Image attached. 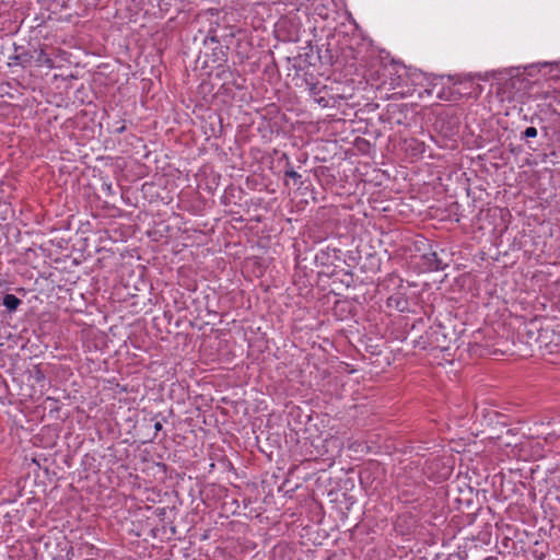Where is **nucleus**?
<instances>
[{
    "label": "nucleus",
    "mask_w": 560,
    "mask_h": 560,
    "mask_svg": "<svg viewBox=\"0 0 560 560\" xmlns=\"http://www.w3.org/2000/svg\"><path fill=\"white\" fill-rule=\"evenodd\" d=\"M535 70L536 66L534 65L525 67L523 70L521 68L511 69L508 72L509 78L502 84V91L506 94V97L514 98L518 94L526 93L532 85L528 77H532Z\"/></svg>",
    "instance_id": "1"
},
{
    "label": "nucleus",
    "mask_w": 560,
    "mask_h": 560,
    "mask_svg": "<svg viewBox=\"0 0 560 560\" xmlns=\"http://www.w3.org/2000/svg\"><path fill=\"white\" fill-rule=\"evenodd\" d=\"M425 265L430 270H443L447 267V262L439 256L436 252H430L423 256Z\"/></svg>",
    "instance_id": "2"
},
{
    "label": "nucleus",
    "mask_w": 560,
    "mask_h": 560,
    "mask_svg": "<svg viewBox=\"0 0 560 560\" xmlns=\"http://www.w3.org/2000/svg\"><path fill=\"white\" fill-rule=\"evenodd\" d=\"M401 70H405V69L397 63L392 65L390 68L388 69V71L392 75L389 79V86L392 89H396L402 84V77L400 74Z\"/></svg>",
    "instance_id": "3"
},
{
    "label": "nucleus",
    "mask_w": 560,
    "mask_h": 560,
    "mask_svg": "<svg viewBox=\"0 0 560 560\" xmlns=\"http://www.w3.org/2000/svg\"><path fill=\"white\" fill-rule=\"evenodd\" d=\"M36 56L34 57V62L37 67H47V68H54V60L43 50L35 51Z\"/></svg>",
    "instance_id": "4"
},
{
    "label": "nucleus",
    "mask_w": 560,
    "mask_h": 560,
    "mask_svg": "<svg viewBox=\"0 0 560 560\" xmlns=\"http://www.w3.org/2000/svg\"><path fill=\"white\" fill-rule=\"evenodd\" d=\"M2 304L10 313H12L18 310V307L22 304V301L14 294H5L3 296Z\"/></svg>",
    "instance_id": "5"
},
{
    "label": "nucleus",
    "mask_w": 560,
    "mask_h": 560,
    "mask_svg": "<svg viewBox=\"0 0 560 560\" xmlns=\"http://www.w3.org/2000/svg\"><path fill=\"white\" fill-rule=\"evenodd\" d=\"M388 305L396 307L399 312H405L408 308V302L400 295L390 296L388 299Z\"/></svg>",
    "instance_id": "6"
},
{
    "label": "nucleus",
    "mask_w": 560,
    "mask_h": 560,
    "mask_svg": "<svg viewBox=\"0 0 560 560\" xmlns=\"http://www.w3.org/2000/svg\"><path fill=\"white\" fill-rule=\"evenodd\" d=\"M12 60H14L15 63L21 65L22 67H26V66L31 65V62L34 60V56L31 52L25 51V52L15 55L14 57H12Z\"/></svg>",
    "instance_id": "7"
},
{
    "label": "nucleus",
    "mask_w": 560,
    "mask_h": 560,
    "mask_svg": "<svg viewBox=\"0 0 560 560\" xmlns=\"http://www.w3.org/2000/svg\"><path fill=\"white\" fill-rule=\"evenodd\" d=\"M537 133L538 132H537V129L535 127H527L524 130L522 137L523 138H535L537 136Z\"/></svg>",
    "instance_id": "8"
},
{
    "label": "nucleus",
    "mask_w": 560,
    "mask_h": 560,
    "mask_svg": "<svg viewBox=\"0 0 560 560\" xmlns=\"http://www.w3.org/2000/svg\"><path fill=\"white\" fill-rule=\"evenodd\" d=\"M284 175H285V177L292 178V179H294V180H296V179H300V178H301V175H300L298 172H295L293 167H289V168H287V170L284 171Z\"/></svg>",
    "instance_id": "9"
},
{
    "label": "nucleus",
    "mask_w": 560,
    "mask_h": 560,
    "mask_svg": "<svg viewBox=\"0 0 560 560\" xmlns=\"http://www.w3.org/2000/svg\"><path fill=\"white\" fill-rule=\"evenodd\" d=\"M162 428H163V425H162V422H161V421H156V422L154 423V430H155V432H156V433H158L159 431H161V430H162Z\"/></svg>",
    "instance_id": "10"
},
{
    "label": "nucleus",
    "mask_w": 560,
    "mask_h": 560,
    "mask_svg": "<svg viewBox=\"0 0 560 560\" xmlns=\"http://www.w3.org/2000/svg\"><path fill=\"white\" fill-rule=\"evenodd\" d=\"M126 130V126L122 124L120 127L116 129V133H122Z\"/></svg>",
    "instance_id": "11"
}]
</instances>
